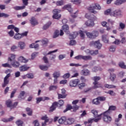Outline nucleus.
<instances>
[{"instance_id": "obj_1", "label": "nucleus", "mask_w": 126, "mask_h": 126, "mask_svg": "<svg viewBox=\"0 0 126 126\" xmlns=\"http://www.w3.org/2000/svg\"><path fill=\"white\" fill-rule=\"evenodd\" d=\"M91 113L93 114L94 118H97L89 119L88 122H85V125H87L88 124H92L93 122H94L95 123H98L99 121H101V120L102 119V115H103V114L101 113L99 115H98V111L95 109L92 110L91 111Z\"/></svg>"}, {"instance_id": "obj_2", "label": "nucleus", "mask_w": 126, "mask_h": 126, "mask_svg": "<svg viewBox=\"0 0 126 126\" xmlns=\"http://www.w3.org/2000/svg\"><path fill=\"white\" fill-rule=\"evenodd\" d=\"M85 17L86 18H88L89 19L86 23L85 24L87 26H89L90 27H93L95 25V24L94 23V21L96 20L97 19V17L94 16L93 17H90V14L87 13L85 15Z\"/></svg>"}, {"instance_id": "obj_3", "label": "nucleus", "mask_w": 126, "mask_h": 126, "mask_svg": "<svg viewBox=\"0 0 126 126\" xmlns=\"http://www.w3.org/2000/svg\"><path fill=\"white\" fill-rule=\"evenodd\" d=\"M102 114V116H103L102 119L104 122H105V123H110L111 122L112 118L109 116L110 112H109V111H106Z\"/></svg>"}, {"instance_id": "obj_4", "label": "nucleus", "mask_w": 126, "mask_h": 126, "mask_svg": "<svg viewBox=\"0 0 126 126\" xmlns=\"http://www.w3.org/2000/svg\"><path fill=\"white\" fill-rule=\"evenodd\" d=\"M88 9L92 13H94V14H97L98 12L95 10V9H98L100 10V9H101V6H100L99 4H95L94 5L89 7Z\"/></svg>"}, {"instance_id": "obj_5", "label": "nucleus", "mask_w": 126, "mask_h": 126, "mask_svg": "<svg viewBox=\"0 0 126 126\" xmlns=\"http://www.w3.org/2000/svg\"><path fill=\"white\" fill-rule=\"evenodd\" d=\"M100 79H101V78L98 76H95L93 78V80L94 81L93 84L94 85L93 87V88H94V89H96V88H99L100 87H102V85H101V84L98 83V81H99V80Z\"/></svg>"}, {"instance_id": "obj_6", "label": "nucleus", "mask_w": 126, "mask_h": 126, "mask_svg": "<svg viewBox=\"0 0 126 126\" xmlns=\"http://www.w3.org/2000/svg\"><path fill=\"white\" fill-rule=\"evenodd\" d=\"M74 59L77 60V61H80L81 60H83L84 61H91L92 57L90 56L78 55L75 57Z\"/></svg>"}, {"instance_id": "obj_7", "label": "nucleus", "mask_w": 126, "mask_h": 126, "mask_svg": "<svg viewBox=\"0 0 126 126\" xmlns=\"http://www.w3.org/2000/svg\"><path fill=\"white\" fill-rule=\"evenodd\" d=\"M69 28L67 25H63L62 27V30L60 31V36H63V32H64L66 34H69Z\"/></svg>"}, {"instance_id": "obj_8", "label": "nucleus", "mask_w": 126, "mask_h": 126, "mask_svg": "<svg viewBox=\"0 0 126 126\" xmlns=\"http://www.w3.org/2000/svg\"><path fill=\"white\" fill-rule=\"evenodd\" d=\"M28 33V32H23L22 34L17 32L16 33H15L13 38L14 39H15V40H20V39L23 38L25 36H27Z\"/></svg>"}, {"instance_id": "obj_9", "label": "nucleus", "mask_w": 126, "mask_h": 126, "mask_svg": "<svg viewBox=\"0 0 126 126\" xmlns=\"http://www.w3.org/2000/svg\"><path fill=\"white\" fill-rule=\"evenodd\" d=\"M122 15H123V12L120 10H116L110 13V16L114 17H119V16H122Z\"/></svg>"}, {"instance_id": "obj_10", "label": "nucleus", "mask_w": 126, "mask_h": 126, "mask_svg": "<svg viewBox=\"0 0 126 126\" xmlns=\"http://www.w3.org/2000/svg\"><path fill=\"white\" fill-rule=\"evenodd\" d=\"M61 12V10L58 9H55L53 10V18L54 19H60L61 18V15L59 14Z\"/></svg>"}, {"instance_id": "obj_11", "label": "nucleus", "mask_w": 126, "mask_h": 126, "mask_svg": "<svg viewBox=\"0 0 126 126\" xmlns=\"http://www.w3.org/2000/svg\"><path fill=\"white\" fill-rule=\"evenodd\" d=\"M90 45L91 46H94V47H95V48H97L98 50H100V49L102 48V44L100 43V40L92 41L90 43Z\"/></svg>"}, {"instance_id": "obj_12", "label": "nucleus", "mask_w": 126, "mask_h": 126, "mask_svg": "<svg viewBox=\"0 0 126 126\" xmlns=\"http://www.w3.org/2000/svg\"><path fill=\"white\" fill-rule=\"evenodd\" d=\"M9 77H10V73L7 74L4 78L3 83L2 85V87H5L9 83Z\"/></svg>"}, {"instance_id": "obj_13", "label": "nucleus", "mask_w": 126, "mask_h": 126, "mask_svg": "<svg viewBox=\"0 0 126 126\" xmlns=\"http://www.w3.org/2000/svg\"><path fill=\"white\" fill-rule=\"evenodd\" d=\"M86 35L88 38L90 39H94L97 37L98 35V32L97 31L94 32L93 33L91 32H87Z\"/></svg>"}, {"instance_id": "obj_14", "label": "nucleus", "mask_w": 126, "mask_h": 126, "mask_svg": "<svg viewBox=\"0 0 126 126\" xmlns=\"http://www.w3.org/2000/svg\"><path fill=\"white\" fill-rule=\"evenodd\" d=\"M11 65L15 68H17V67H19L21 64L19 62L16 61V60H12V62L10 63Z\"/></svg>"}, {"instance_id": "obj_15", "label": "nucleus", "mask_w": 126, "mask_h": 126, "mask_svg": "<svg viewBox=\"0 0 126 126\" xmlns=\"http://www.w3.org/2000/svg\"><path fill=\"white\" fill-rule=\"evenodd\" d=\"M75 122V119L73 118H68L66 119L65 122V126H70L73 125Z\"/></svg>"}, {"instance_id": "obj_16", "label": "nucleus", "mask_w": 126, "mask_h": 126, "mask_svg": "<svg viewBox=\"0 0 126 126\" xmlns=\"http://www.w3.org/2000/svg\"><path fill=\"white\" fill-rule=\"evenodd\" d=\"M79 83V80L75 79L72 81H70L69 82V86L70 87H75L77 84Z\"/></svg>"}, {"instance_id": "obj_17", "label": "nucleus", "mask_w": 126, "mask_h": 126, "mask_svg": "<svg viewBox=\"0 0 126 126\" xmlns=\"http://www.w3.org/2000/svg\"><path fill=\"white\" fill-rule=\"evenodd\" d=\"M86 53L87 54H90V55H92V56H96V55H98V50H89V49H87L85 51Z\"/></svg>"}, {"instance_id": "obj_18", "label": "nucleus", "mask_w": 126, "mask_h": 126, "mask_svg": "<svg viewBox=\"0 0 126 126\" xmlns=\"http://www.w3.org/2000/svg\"><path fill=\"white\" fill-rule=\"evenodd\" d=\"M111 38H112V39H111V42L112 43V44H114L115 45H119L121 44V41L119 39H116L115 37L113 35L111 36Z\"/></svg>"}, {"instance_id": "obj_19", "label": "nucleus", "mask_w": 126, "mask_h": 126, "mask_svg": "<svg viewBox=\"0 0 126 126\" xmlns=\"http://www.w3.org/2000/svg\"><path fill=\"white\" fill-rule=\"evenodd\" d=\"M57 107H58V102H54L52 104V105L50 108L49 112H54V111L56 110V108H57Z\"/></svg>"}, {"instance_id": "obj_20", "label": "nucleus", "mask_w": 126, "mask_h": 126, "mask_svg": "<svg viewBox=\"0 0 126 126\" xmlns=\"http://www.w3.org/2000/svg\"><path fill=\"white\" fill-rule=\"evenodd\" d=\"M30 68V67L26 65H23L19 67V70L20 71H27L28 69Z\"/></svg>"}, {"instance_id": "obj_21", "label": "nucleus", "mask_w": 126, "mask_h": 126, "mask_svg": "<svg viewBox=\"0 0 126 126\" xmlns=\"http://www.w3.org/2000/svg\"><path fill=\"white\" fill-rule=\"evenodd\" d=\"M65 122H66V117L64 116L61 117L58 120V122L60 125L64 124L65 125Z\"/></svg>"}, {"instance_id": "obj_22", "label": "nucleus", "mask_w": 126, "mask_h": 126, "mask_svg": "<svg viewBox=\"0 0 126 126\" xmlns=\"http://www.w3.org/2000/svg\"><path fill=\"white\" fill-rule=\"evenodd\" d=\"M26 46V44H25V42L23 41H20L18 42V47L21 50H24Z\"/></svg>"}, {"instance_id": "obj_23", "label": "nucleus", "mask_w": 126, "mask_h": 126, "mask_svg": "<svg viewBox=\"0 0 126 126\" xmlns=\"http://www.w3.org/2000/svg\"><path fill=\"white\" fill-rule=\"evenodd\" d=\"M41 120H43V121H45L44 123H42V126H47V123L49 122V118L47 117V116H45L42 117Z\"/></svg>"}, {"instance_id": "obj_24", "label": "nucleus", "mask_w": 126, "mask_h": 126, "mask_svg": "<svg viewBox=\"0 0 126 126\" xmlns=\"http://www.w3.org/2000/svg\"><path fill=\"white\" fill-rule=\"evenodd\" d=\"M65 9H66V10H68L70 13H72V8H71V5L70 4H67L64 6L63 7Z\"/></svg>"}, {"instance_id": "obj_25", "label": "nucleus", "mask_w": 126, "mask_h": 126, "mask_svg": "<svg viewBox=\"0 0 126 126\" xmlns=\"http://www.w3.org/2000/svg\"><path fill=\"white\" fill-rule=\"evenodd\" d=\"M68 34L69 36V39H74L75 38H76L77 35H78V33L76 32H75Z\"/></svg>"}, {"instance_id": "obj_26", "label": "nucleus", "mask_w": 126, "mask_h": 126, "mask_svg": "<svg viewBox=\"0 0 126 126\" xmlns=\"http://www.w3.org/2000/svg\"><path fill=\"white\" fill-rule=\"evenodd\" d=\"M31 24L32 25H33V26H35L36 25H37L38 22L37 21V20L34 17H32L30 20Z\"/></svg>"}, {"instance_id": "obj_27", "label": "nucleus", "mask_w": 126, "mask_h": 126, "mask_svg": "<svg viewBox=\"0 0 126 126\" xmlns=\"http://www.w3.org/2000/svg\"><path fill=\"white\" fill-rule=\"evenodd\" d=\"M81 73L83 75H90V71L88 69H84L81 71Z\"/></svg>"}, {"instance_id": "obj_28", "label": "nucleus", "mask_w": 126, "mask_h": 126, "mask_svg": "<svg viewBox=\"0 0 126 126\" xmlns=\"http://www.w3.org/2000/svg\"><path fill=\"white\" fill-rule=\"evenodd\" d=\"M18 62H20V63H26L27 62H28V60H27L26 59H25L24 57L21 56L19 57L18 58Z\"/></svg>"}, {"instance_id": "obj_29", "label": "nucleus", "mask_w": 126, "mask_h": 126, "mask_svg": "<svg viewBox=\"0 0 126 126\" xmlns=\"http://www.w3.org/2000/svg\"><path fill=\"white\" fill-rule=\"evenodd\" d=\"M25 8V6H16L13 7L15 10H22Z\"/></svg>"}, {"instance_id": "obj_30", "label": "nucleus", "mask_w": 126, "mask_h": 126, "mask_svg": "<svg viewBox=\"0 0 126 126\" xmlns=\"http://www.w3.org/2000/svg\"><path fill=\"white\" fill-rule=\"evenodd\" d=\"M14 119L13 117H11L9 118L8 119H6L5 118H2L1 119V122H3V123H8V122H11Z\"/></svg>"}, {"instance_id": "obj_31", "label": "nucleus", "mask_w": 126, "mask_h": 126, "mask_svg": "<svg viewBox=\"0 0 126 126\" xmlns=\"http://www.w3.org/2000/svg\"><path fill=\"white\" fill-rule=\"evenodd\" d=\"M53 76L54 78H59L61 76V73L59 71H55L53 74Z\"/></svg>"}, {"instance_id": "obj_32", "label": "nucleus", "mask_w": 126, "mask_h": 126, "mask_svg": "<svg viewBox=\"0 0 126 126\" xmlns=\"http://www.w3.org/2000/svg\"><path fill=\"white\" fill-rule=\"evenodd\" d=\"M56 5L58 6H61L64 4V1L63 0H58L56 3Z\"/></svg>"}, {"instance_id": "obj_33", "label": "nucleus", "mask_w": 126, "mask_h": 126, "mask_svg": "<svg viewBox=\"0 0 126 126\" xmlns=\"http://www.w3.org/2000/svg\"><path fill=\"white\" fill-rule=\"evenodd\" d=\"M125 1H126V0H117L114 3L116 5H121Z\"/></svg>"}, {"instance_id": "obj_34", "label": "nucleus", "mask_w": 126, "mask_h": 126, "mask_svg": "<svg viewBox=\"0 0 126 126\" xmlns=\"http://www.w3.org/2000/svg\"><path fill=\"white\" fill-rule=\"evenodd\" d=\"M102 41L104 43H109V38L107 35L102 36Z\"/></svg>"}, {"instance_id": "obj_35", "label": "nucleus", "mask_w": 126, "mask_h": 126, "mask_svg": "<svg viewBox=\"0 0 126 126\" xmlns=\"http://www.w3.org/2000/svg\"><path fill=\"white\" fill-rule=\"evenodd\" d=\"M6 105L9 108H12V101L11 100H8L6 101Z\"/></svg>"}, {"instance_id": "obj_36", "label": "nucleus", "mask_w": 126, "mask_h": 126, "mask_svg": "<svg viewBox=\"0 0 126 126\" xmlns=\"http://www.w3.org/2000/svg\"><path fill=\"white\" fill-rule=\"evenodd\" d=\"M39 68H40L41 70H44V71L48 70V69L49 68V66L41 65L39 66Z\"/></svg>"}, {"instance_id": "obj_37", "label": "nucleus", "mask_w": 126, "mask_h": 126, "mask_svg": "<svg viewBox=\"0 0 126 126\" xmlns=\"http://www.w3.org/2000/svg\"><path fill=\"white\" fill-rule=\"evenodd\" d=\"M24 95H25V92L24 91H21L19 95V99L20 100L24 99V98H23V97H24Z\"/></svg>"}, {"instance_id": "obj_38", "label": "nucleus", "mask_w": 126, "mask_h": 126, "mask_svg": "<svg viewBox=\"0 0 126 126\" xmlns=\"http://www.w3.org/2000/svg\"><path fill=\"white\" fill-rule=\"evenodd\" d=\"M39 47V44L36 43H32L30 45V48L31 49H37Z\"/></svg>"}, {"instance_id": "obj_39", "label": "nucleus", "mask_w": 126, "mask_h": 126, "mask_svg": "<svg viewBox=\"0 0 126 126\" xmlns=\"http://www.w3.org/2000/svg\"><path fill=\"white\" fill-rule=\"evenodd\" d=\"M58 89L57 86L51 85L49 88V91H53L54 90H57Z\"/></svg>"}, {"instance_id": "obj_40", "label": "nucleus", "mask_w": 126, "mask_h": 126, "mask_svg": "<svg viewBox=\"0 0 126 126\" xmlns=\"http://www.w3.org/2000/svg\"><path fill=\"white\" fill-rule=\"evenodd\" d=\"M93 104H94V105H100V101L98 99V97L93 99Z\"/></svg>"}, {"instance_id": "obj_41", "label": "nucleus", "mask_w": 126, "mask_h": 126, "mask_svg": "<svg viewBox=\"0 0 126 126\" xmlns=\"http://www.w3.org/2000/svg\"><path fill=\"white\" fill-rule=\"evenodd\" d=\"M51 24L52 23H51V22H49L47 24H45L44 26H43V30H47V29H48V28H49V27L51 26Z\"/></svg>"}, {"instance_id": "obj_42", "label": "nucleus", "mask_w": 126, "mask_h": 126, "mask_svg": "<svg viewBox=\"0 0 126 126\" xmlns=\"http://www.w3.org/2000/svg\"><path fill=\"white\" fill-rule=\"evenodd\" d=\"M26 112H27L28 113V116H32V109H31V108L28 107L26 109Z\"/></svg>"}, {"instance_id": "obj_43", "label": "nucleus", "mask_w": 126, "mask_h": 126, "mask_svg": "<svg viewBox=\"0 0 126 126\" xmlns=\"http://www.w3.org/2000/svg\"><path fill=\"white\" fill-rule=\"evenodd\" d=\"M104 87L106 88H108V89H110V88H116V86H114L113 85H109L107 84H105L104 85Z\"/></svg>"}, {"instance_id": "obj_44", "label": "nucleus", "mask_w": 126, "mask_h": 126, "mask_svg": "<svg viewBox=\"0 0 126 126\" xmlns=\"http://www.w3.org/2000/svg\"><path fill=\"white\" fill-rule=\"evenodd\" d=\"M60 35H61V33H60V31L56 30L55 32L54 33V35H53V38H57L58 37H59V36H60Z\"/></svg>"}, {"instance_id": "obj_45", "label": "nucleus", "mask_w": 126, "mask_h": 126, "mask_svg": "<svg viewBox=\"0 0 126 126\" xmlns=\"http://www.w3.org/2000/svg\"><path fill=\"white\" fill-rule=\"evenodd\" d=\"M71 2H73L74 4L78 5L81 3V0H71Z\"/></svg>"}, {"instance_id": "obj_46", "label": "nucleus", "mask_w": 126, "mask_h": 126, "mask_svg": "<svg viewBox=\"0 0 126 126\" xmlns=\"http://www.w3.org/2000/svg\"><path fill=\"white\" fill-rule=\"evenodd\" d=\"M16 57V56L14 54H11V56L10 57H9L8 58L9 61H10V62H12V61H15V57Z\"/></svg>"}, {"instance_id": "obj_47", "label": "nucleus", "mask_w": 126, "mask_h": 126, "mask_svg": "<svg viewBox=\"0 0 126 126\" xmlns=\"http://www.w3.org/2000/svg\"><path fill=\"white\" fill-rule=\"evenodd\" d=\"M117 109V107L115 106H109V109L107 110L109 111V113L111 114V111H115Z\"/></svg>"}, {"instance_id": "obj_48", "label": "nucleus", "mask_w": 126, "mask_h": 126, "mask_svg": "<svg viewBox=\"0 0 126 126\" xmlns=\"http://www.w3.org/2000/svg\"><path fill=\"white\" fill-rule=\"evenodd\" d=\"M9 17V15L7 14H5L4 13H1L0 12V17H4L5 18H7Z\"/></svg>"}, {"instance_id": "obj_49", "label": "nucleus", "mask_w": 126, "mask_h": 126, "mask_svg": "<svg viewBox=\"0 0 126 126\" xmlns=\"http://www.w3.org/2000/svg\"><path fill=\"white\" fill-rule=\"evenodd\" d=\"M110 79L111 81H114L116 79V74H110Z\"/></svg>"}, {"instance_id": "obj_50", "label": "nucleus", "mask_w": 126, "mask_h": 126, "mask_svg": "<svg viewBox=\"0 0 126 126\" xmlns=\"http://www.w3.org/2000/svg\"><path fill=\"white\" fill-rule=\"evenodd\" d=\"M97 99L98 100L101 102H104V101H106V97L105 96H98Z\"/></svg>"}, {"instance_id": "obj_51", "label": "nucleus", "mask_w": 126, "mask_h": 126, "mask_svg": "<svg viewBox=\"0 0 126 126\" xmlns=\"http://www.w3.org/2000/svg\"><path fill=\"white\" fill-rule=\"evenodd\" d=\"M27 78H29L30 79H32L34 78V75L32 73H30L27 74Z\"/></svg>"}, {"instance_id": "obj_52", "label": "nucleus", "mask_w": 126, "mask_h": 126, "mask_svg": "<svg viewBox=\"0 0 126 126\" xmlns=\"http://www.w3.org/2000/svg\"><path fill=\"white\" fill-rule=\"evenodd\" d=\"M119 65L121 67V68H125L126 69V65H125V63L124 62L119 63Z\"/></svg>"}, {"instance_id": "obj_53", "label": "nucleus", "mask_w": 126, "mask_h": 126, "mask_svg": "<svg viewBox=\"0 0 126 126\" xmlns=\"http://www.w3.org/2000/svg\"><path fill=\"white\" fill-rule=\"evenodd\" d=\"M16 124L18 126H23V122L21 120L16 121Z\"/></svg>"}, {"instance_id": "obj_54", "label": "nucleus", "mask_w": 126, "mask_h": 126, "mask_svg": "<svg viewBox=\"0 0 126 126\" xmlns=\"http://www.w3.org/2000/svg\"><path fill=\"white\" fill-rule=\"evenodd\" d=\"M107 22L111 24V25H114L115 23H116V22L115 21L110 19L107 20Z\"/></svg>"}, {"instance_id": "obj_55", "label": "nucleus", "mask_w": 126, "mask_h": 126, "mask_svg": "<svg viewBox=\"0 0 126 126\" xmlns=\"http://www.w3.org/2000/svg\"><path fill=\"white\" fill-rule=\"evenodd\" d=\"M71 109H73V106H71V105H68L66 108L63 111V112L66 113L67 111L71 110Z\"/></svg>"}, {"instance_id": "obj_56", "label": "nucleus", "mask_w": 126, "mask_h": 126, "mask_svg": "<svg viewBox=\"0 0 126 126\" xmlns=\"http://www.w3.org/2000/svg\"><path fill=\"white\" fill-rule=\"evenodd\" d=\"M72 73L73 74V76H72V77H76V76H78V73L77 72V70H75L72 71Z\"/></svg>"}, {"instance_id": "obj_57", "label": "nucleus", "mask_w": 126, "mask_h": 126, "mask_svg": "<svg viewBox=\"0 0 126 126\" xmlns=\"http://www.w3.org/2000/svg\"><path fill=\"white\" fill-rule=\"evenodd\" d=\"M70 66H76V67H77L78 66H81V64H79V63H71L69 64Z\"/></svg>"}, {"instance_id": "obj_58", "label": "nucleus", "mask_w": 126, "mask_h": 126, "mask_svg": "<svg viewBox=\"0 0 126 126\" xmlns=\"http://www.w3.org/2000/svg\"><path fill=\"white\" fill-rule=\"evenodd\" d=\"M17 49V46L13 45L11 47V50L12 52H15V51H16V49Z\"/></svg>"}, {"instance_id": "obj_59", "label": "nucleus", "mask_w": 126, "mask_h": 126, "mask_svg": "<svg viewBox=\"0 0 126 126\" xmlns=\"http://www.w3.org/2000/svg\"><path fill=\"white\" fill-rule=\"evenodd\" d=\"M66 97V95L63 94H58V98L59 99H61V98H64Z\"/></svg>"}, {"instance_id": "obj_60", "label": "nucleus", "mask_w": 126, "mask_h": 126, "mask_svg": "<svg viewBox=\"0 0 126 126\" xmlns=\"http://www.w3.org/2000/svg\"><path fill=\"white\" fill-rule=\"evenodd\" d=\"M119 26L121 29H125L126 28V24L123 23H120Z\"/></svg>"}, {"instance_id": "obj_61", "label": "nucleus", "mask_w": 126, "mask_h": 126, "mask_svg": "<svg viewBox=\"0 0 126 126\" xmlns=\"http://www.w3.org/2000/svg\"><path fill=\"white\" fill-rule=\"evenodd\" d=\"M48 42H49V41L47 38H44L42 40L43 45H47V44H48Z\"/></svg>"}, {"instance_id": "obj_62", "label": "nucleus", "mask_w": 126, "mask_h": 126, "mask_svg": "<svg viewBox=\"0 0 126 126\" xmlns=\"http://www.w3.org/2000/svg\"><path fill=\"white\" fill-rule=\"evenodd\" d=\"M79 108V106H77V105H74L73 106V112H76V111L78 110Z\"/></svg>"}, {"instance_id": "obj_63", "label": "nucleus", "mask_w": 126, "mask_h": 126, "mask_svg": "<svg viewBox=\"0 0 126 126\" xmlns=\"http://www.w3.org/2000/svg\"><path fill=\"white\" fill-rule=\"evenodd\" d=\"M120 121H121V119H120V118L115 119V125H116L117 126H120V124H119V122H120Z\"/></svg>"}, {"instance_id": "obj_64", "label": "nucleus", "mask_w": 126, "mask_h": 126, "mask_svg": "<svg viewBox=\"0 0 126 126\" xmlns=\"http://www.w3.org/2000/svg\"><path fill=\"white\" fill-rule=\"evenodd\" d=\"M109 51H110V52H115V51H116V47H115V46H110Z\"/></svg>"}]
</instances>
